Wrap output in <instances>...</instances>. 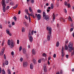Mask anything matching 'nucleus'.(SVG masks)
<instances>
[{
    "label": "nucleus",
    "instance_id": "18",
    "mask_svg": "<svg viewBox=\"0 0 74 74\" xmlns=\"http://www.w3.org/2000/svg\"><path fill=\"white\" fill-rule=\"evenodd\" d=\"M68 19L69 20V21H71V22H73V20H72V19L71 18L70 16H69V18H68Z\"/></svg>",
    "mask_w": 74,
    "mask_h": 74
},
{
    "label": "nucleus",
    "instance_id": "27",
    "mask_svg": "<svg viewBox=\"0 0 74 74\" xmlns=\"http://www.w3.org/2000/svg\"><path fill=\"white\" fill-rule=\"evenodd\" d=\"M33 62L34 64H36L37 63L36 60L35 59H33Z\"/></svg>",
    "mask_w": 74,
    "mask_h": 74
},
{
    "label": "nucleus",
    "instance_id": "60",
    "mask_svg": "<svg viewBox=\"0 0 74 74\" xmlns=\"http://www.w3.org/2000/svg\"><path fill=\"white\" fill-rule=\"evenodd\" d=\"M73 28H71V29L70 30H71V32H72V31H73Z\"/></svg>",
    "mask_w": 74,
    "mask_h": 74
},
{
    "label": "nucleus",
    "instance_id": "29",
    "mask_svg": "<svg viewBox=\"0 0 74 74\" xmlns=\"http://www.w3.org/2000/svg\"><path fill=\"white\" fill-rule=\"evenodd\" d=\"M22 46H20V48H19V51H21V50H22Z\"/></svg>",
    "mask_w": 74,
    "mask_h": 74
},
{
    "label": "nucleus",
    "instance_id": "44",
    "mask_svg": "<svg viewBox=\"0 0 74 74\" xmlns=\"http://www.w3.org/2000/svg\"><path fill=\"white\" fill-rule=\"evenodd\" d=\"M31 3H34V0H31Z\"/></svg>",
    "mask_w": 74,
    "mask_h": 74
},
{
    "label": "nucleus",
    "instance_id": "10",
    "mask_svg": "<svg viewBox=\"0 0 74 74\" xmlns=\"http://www.w3.org/2000/svg\"><path fill=\"white\" fill-rule=\"evenodd\" d=\"M5 49V47H3L2 49V51H1L2 53H1V56H2V55L4 53V51Z\"/></svg>",
    "mask_w": 74,
    "mask_h": 74
},
{
    "label": "nucleus",
    "instance_id": "47",
    "mask_svg": "<svg viewBox=\"0 0 74 74\" xmlns=\"http://www.w3.org/2000/svg\"><path fill=\"white\" fill-rule=\"evenodd\" d=\"M66 57L67 58V59H68L69 58V55L68 54H66Z\"/></svg>",
    "mask_w": 74,
    "mask_h": 74
},
{
    "label": "nucleus",
    "instance_id": "64",
    "mask_svg": "<svg viewBox=\"0 0 74 74\" xmlns=\"http://www.w3.org/2000/svg\"><path fill=\"white\" fill-rule=\"evenodd\" d=\"M5 66V64L4 63H3V67H4V66Z\"/></svg>",
    "mask_w": 74,
    "mask_h": 74
},
{
    "label": "nucleus",
    "instance_id": "3",
    "mask_svg": "<svg viewBox=\"0 0 74 74\" xmlns=\"http://www.w3.org/2000/svg\"><path fill=\"white\" fill-rule=\"evenodd\" d=\"M8 45H11L12 47H14L15 45V43L14 42V40H10L8 39Z\"/></svg>",
    "mask_w": 74,
    "mask_h": 74
},
{
    "label": "nucleus",
    "instance_id": "15",
    "mask_svg": "<svg viewBox=\"0 0 74 74\" xmlns=\"http://www.w3.org/2000/svg\"><path fill=\"white\" fill-rule=\"evenodd\" d=\"M52 16H53V21H54L55 19V15L54 13L53 14Z\"/></svg>",
    "mask_w": 74,
    "mask_h": 74
},
{
    "label": "nucleus",
    "instance_id": "43",
    "mask_svg": "<svg viewBox=\"0 0 74 74\" xmlns=\"http://www.w3.org/2000/svg\"><path fill=\"white\" fill-rule=\"evenodd\" d=\"M47 63H48V65H50V62L49 60H48Z\"/></svg>",
    "mask_w": 74,
    "mask_h": 74
},
{
    "label": "nucleus",
    "instance_id": "21",
    "mask_svg": "<svg viewBox=\"0 0 74 74\" xmlns=\"http://www.w3.org/2000/svg\"><path fill=\"white\" fill-rule=\"evenodd\" d=\"M42 14H43V17H45V16H46V13L45 12H43Z\"/></svg>",
    "mask_w": 74,
    "mask_h": 74
},
{
    "label": "nucleus",
    "instance_id": "55",
    "mask_svg": "<svg viewBox=\"0 0 74 74\" xmlns=\"http://www.w3.org/2000/svg\"><path fill=\"white\" fill-rule=\"evenodd\" d=\"M41 60H42L43 61H45V59H44V58H42L41 59Z\"/></svg>",
    "mask_w": 74,
    "mask_h": 74
},
{
    "label": "nucleus",
    "instance_id": "31",
    "mask_svg": "<svg viewBox=\"0 0 74 74\" xmlns=\"http://www.w3.org/2000/svg\"><path fill=\"white\" fill-rule=\"evenodd\" d=\"M54 7V5L53 4V3H51V9H53Z\"/></svg>",
    "mask_w": 74,
    "mask_h": 74
},
{
    "label": "nucleus",
    "instance_id": "33",
    "mask_svg": "<svg viewBox=\"0 0 74 74\" xmlns=\"http://www.w3.org/2000/svg\"><path fill=\"white\" fill-rule=\"evenodd\" d=\"M47 66L46 65V64H45L44 65V66H43V67H44V71L45 70V67H47Z\"/></svg>",
    "mask_w": 74,
    "mask_h": 74
},
{
    "label": "nucleus",
    "instance_id": "8",
    "mask_svg": "<svg viewBox=\"0 0 74 74\" xmlns=\"http://www.w3.org/2000/svg\"><path fill=\"white\" fill-rule=\"evenodd\" d=\"M29 9L30 12H31V14H32V15H33V11L32 10V9L31 7L29 6Z\"/></svg>",
    "mask_w": 74,
    "mask_h": 74
},
{
    "label": "nucleus",
    "instance_id": "25",
    "mask_svg": "<svg viewBox=\"0 0 74 74\" xmlns=\"http://www.w3.org/2000/svg\"><path fill=\"white\" fill-rule=\"evenodd\" d=\"M22 31L23 32H24L25 31V28L24 27H22Z\"/></svg>",
    "mask_w": 74,
    "mask_h": 74
},
{
    "label": "nucleus",
    "instance_id": "5",
    "mask_svg": "<svg viewBox=\"0 0 74 74\" xmlns=\"http://www.w3.org/2000/svg\"><path fill=\"white\" fill-rule=\"evenodd\" d=\"M2 4L3 6V12H5L6 10L5 8L6 5V4H5L4 0H2Z\"/></svg>",
    "mask_w": 74,
    "mask_h": 74
},
{
    "label": "nucleus",
    "instance_id": "40",
    "mask_svg": "<svg viewBox=\"0 0 74 74\" xmlns=\"http://www.w3.org/2000/svg\"><path fill=\"white\" fill-rule=\"evenodd\" d=\"M28 18H29V22L31 23V19H30V16H29Z\"/></svg>",
    "mask_w": 74,
    "mask_h": 74
},
{
    "label": "nucleus",
    "instance_id": "37",
    "mask_svg": "<svg viewBox=\"0 0 74 74\" xmlns=\"http://www.w3.org/2000/svg\"><path fill=\"white\" fill-rule=\"evenodd\" d=\"M25 18H26V19H27V20H28V18L27 15H26L25 16Z\"/></svg>",
    "mask_w": 74,
    "mask_h": 74
},
{
    "label": "nucleus",
    "instance_id": "6",
    "mask_svg": "<svg viewBox=\"0 0 74 74\" xmlns=\"http://www.w3.org/2000/svg\"><path fill=\"white\" fill-rule=\"evenodd\" d=\"M6 32L7 34H8L9 35H10V36H12V35L11 33H10V31L8 29H6Z\"/></svg>",
    "mask_w": 74,
    "mask_h": 74
},
{
    "label": "nucleus",
    "instance_id": "41",
    "mask_svg": "<svg viewBox=\"0 0 74 74\" xmlns=\"http://www.w3.org/2000/svg\"><path fill=\"white\" fill-rule=\"evenodd\" d=\"M67 6L68 7V8H70L71 6L70 3H68L67 5Z\"/></svg>",
    "mask_w": 74,
    "mask_h": 74
},
{
    "label": "nucleus",
    "instance_id": "36",
    "mask_svg": "<svg viewBox=\"0 0 74 74\" xmlns=\"http://www.w3.org/2000/svg\"><path fill=\"white\" fill-rule=\"evenodd\" d=\"M24 24H25L26 26H28V24L26 22H24Z\"/></svg>",
    "mask_w": 74,
    "mask_h": 74
},
{
    "label": "nucleus",
    "instance_id": "58",
    "mask_svg": "<svg viewBox=\"0 0 74 74\" xmlns=\"http://www.w3.org/2000/svg\"><path fill=\"white\" fill-rule=\"evenodd\" d=\"M64 4H65V5H66L67 6V2H64Z\"/></svg>",
    "mask_w": 74,
    "mask_h": 74
},
{
    "label": "nucleus",
    "instance_id": "59",
    "mask_svg": "<svg viewBox=\"0 0 74 74\" xmlns=\"http://www.w3.org/2000/svg\"><path fill=\"white\" fill-rule=\"evenodd\" d=\"M2 71L1 68H0V73H1Z\"/></svg>",
    "mask_w": 74,
    "mask_h": 74
},
{
    "label": "nucleus",
    "instance_id": "57",
    "mask_svg": "<svg viewBox=\"0 0 74 74\" xmlns=\"http://www.w3.org/2000/svg\"><path fill=\"white\" fill-rule=\"evenodd\" d=\"M11 54L12 55H14V51H12L11 53Z\"/></svg>",
    "mask_w": 74,
    "mask_h": 74
},
{
    "label": "nucleus",
    "instance_id": "16",
    "mask_svg": "<svg viewBox=\"0 0 74 74\" xmlns=\"http://www.w3.org/2000/svg\"><path fill=\"white\" fill-rule=\"evenodd\" d=\"M68 46L66 45H65L64 47L65 50H68Z\"/></svg>",
    "mask_w": 74,
    "mask_h": 74
},
{
    "label": "nucleus",
    "instance_id": "46",
    "mask_svg": "<svg viewBox=\"0 0 74 74\" xmlns=\"http://www.w3.org/2000/svg\"><path fill=\"white\" fill-rule=\"evenodd\" d=\"M23 60V58H20V60L21 62H22Z\"/></svg>",
    "mask_w": 74,
    "mask_h": 74
},
{
    "label": "nucleus",
    "instance_id": "28",
    "mask_svg": "<svg viewBox=\"0 0 74 74\" xmlns=\"http://www.w3.org/2000/svg\"><path fill=\"white\" fill-rule=\"evenodd\" d=\"M43 56H44V57H46L47 56V54L46 53H44L42 54Z\"/></svg>",
    "mask_w": 74,
    "mask_h": 74
},
{
    "label": "nucleus",
    "instance_id": "1",
    "mask_svg": "<svg viewBox=\"0 0 74 74\" xmlns=\"http://www.w3.org/2000/svg\"><path fill=\"white\" fill-rule=\"evenodd\" d=\"M47 30L49 31V35H47V38L48 41H50V36L51 34L52 29L51 27H47Z\"/></svg>",
    "mask_w": 74,
    "mask_h": 74
},
{
    "label": "nucleus",
    "instance_id": "54",
    "mask_svg": "<svg viewBox=\"0 0 74 74\" xmlns=\"http://www.w3.org/2000/svg\"><path fill=\"white\" fill-rule=\"evenodd\" d=\"M14 24H15V23H14V21H13V22H12V26H13V25H14Z\"/></svg>",
    "mask_w": 74,
    "mask_h": 74
},
{
    "label": "nucleus",
    "instance_id": "34",
    "mask_svg": "<svg viewBox=\"0 0 74 74\" xmlns=\"http://www.w3.org/2000/svg\"><path fill=\"white\" fill-rule=\"evenodd\" d=\"M13 18L14 20L15 21H16L17 18L15 16H14L13 17Z\"/></svg>",
    "mask_w": 74,
    "mask_h": 74
},
{
    "label": "nucleus",
    "instance_id": "30",
    "mask_svg": "<svg viewBox=\"0 0 74 74\" xmlns=\"http://www.w3.org/2000/svg\"><path fill=\"white\" fill-rule=\"evenodd\" d=\"M14 3L13 1H11V2H10V5H12V6L13 5H14Z\"/></svg>",
    "mask_w": 74,
    "mask_h": 74
},
{
    "label": "nucleus",
    "instance_id": "12",
    "mask_svg": "<svg viewBox=\"0 0 74 74\" xmlns=\"http://www.w3.org/2000/svg\"><path fill=\"white\" fill-rule=\"evenodd\" d=\"M60 21H63V22H65V19H64L63 18H62V17L60 18Z\"/></svg>",
    "mask_w": 74,
    "mask_h": 74
},
{
    "label": "nucleus",
    "instance_id": "23",
    "mask_svg": "<svg viewBox=\"0 0 74 74\" xmlns=\"http://www.w3.org/2000/svg\"><path fill=\"white\" fill-rule=\"evenodd\" d=\"M37 12H38V13H41L42 10L41 9H38L37 10Z\"/></svg>",
    "mask_w": 74,
    "mask_h": 74
},
{
    "label": "nucleus",
    "instance_id": "39",
    "mask_svg": "<svg viewBox=\"0 0 74 74\" xmlns=\"http://www.w3.org/2000/svg\"><path fill=\"white\" fill-rule=\"evenodd\" d=\"M4 43H5V40H3L2 42V46H3V44H4Z\"/></svg>",
    "mask_w": 74,
    "mask_h": 74
},
{
    "label": "nucleus",
    "instance_id": "9",
    "mask_svg": "<svg viewBox=\"0 0 74 74\" xmlns=\"http://www.w3.org/2000/svg\"><path fill=\"white\" fill-rule=\"evenodd\" d=\"M49 17L48 15H46L45 16V20L46 21H48L49 20Z\"/></svg>",
    "mask_w": 74,
    "mask_h": 74
},
{
    "label": "nucleus",
    "instance_id": "14",
    "mask_svg": "<svg viewBox=\"0 0 74 74\" xmlns=\"http://www.w3.org/2000/svg\"><path fill=\"white\" fill-rule=\"evenodd\" d=\"M32 53L33 54H36V52L34 49H32Z\"/></svg>",
    "mask_w": 74,
    "mask_h": 74
},
{
    "label": "nucleus",
    "instance_id": "49",
    "mask_svg": "<svg viewBox=\"0 0 74 74\" xmlns=\"http://www.w3.org/2000/svg\"><path fill=\"white\" fill-rule=\"evenodd\" d=\"M0 28L1 29H2L3 28V26L2 24H0Z\"/></svg>",
    "mask_w": 74,
    "mask_h": 74
},
{
    "label": "nucleus",
    "instance_id": "53",
    "mask_svg": "<svg viewBox=\"0 0 74 74\" xmlns=\"http://www.w3.org/2000/svg\"><path fill=\"white\" fill-rule=\"evenodd\" d=\"M53 58H56V54H54V55H53Z\"/></svg>",
    "mask_w": 74,
    "mask_h": 74
},
{
    "label": "nucleus",
    "instance_id": "63",
    "mask_svg": "<svg viewBox=\"0 0 74 74\" xmlns=\"http://www.w3.org/2000/svg\"><path fill=\"white\" fill-rule=\"evenodd\" d=\"M6 3H9V0H7L6 1Z\"/></svg>",
    "mask_w": 74,
    "mask_h": 74
},
{
    "label": "nucleus",
    "instance_id": "35",
    "mask_svg": "<svg viewBox=\"0 0 74 74\" xmlns=\"http://www.w3.org/2000/svg\"><path fill=\"white\" fill-rule=\"evenodd\" d=\"M25 12H26V13H27L28 14V9H26L25 10Z\"/></svg>",
    "mask_w": 74,
    "mask_h": 74
},
{
    "label": "nucleus",
    "instance_id": "52",
    "mask_svg": "<svg viewBox=\"0 0 74 74\" xmlns=\"http://www.w3.org/2000/svg\"><path fill=\"white\" fill-rule=\"evenodd\" d=\"M17 43L18 44H19V39H17Z\"/></svg>",
    "mask_w": 74,
    "mask_h": 74
},
{
    "label": "nucleus",
    "instance_id": "62",
    "mask_svg": "<svg viewBox=\"0 0 74 74\" xmlns=\"http://www.w3.org/2000/svg\"><path fill=\"white\" fill-rule=\"evenodd\" d=\"M28 14L29 16V17H30V16H31V14H30L29 13H28Z\"/></svg>",
    "mask_w": 74,
    "mask_h": 74
},
{
    "label": "nucleus",
    "instance_id": "61",
    "mask_svg": "<svg viewBox=\"0 0 74 74\" xmlns=\"http://www.w3.org/2000/svg\"><path fill=\"white\" fill-rule=\"evenodd\" d=\"M9 6H7V7L6 9L8 10V9H9Z\"/></svg>",
    "mask_w": 74,
    "mask_h": 74
},
{
    "label": "nucleus",
    "instance_id": "19",
    "mask_svg": "<svg viewBox=\"0 0 74 74\" xmlns=\"http://www.w3.org/2000/svg\"><path fill=\"white\" fill-rule=\"evenodd\" d=\"M23 53H24V54H25L26 53V49H23Z\"/></svg>",
    "mask_w": 74,
    "mask_h": 74
},
{
    "label": "nucleus",
    "instance_id": "38",
    "mask_svg": "<svg viewBox=\"0 0 74 74\" xmlns=\"http://www.w3.org/2000/svg\"><path fill=\"white\" fill-rule=\"evenodd\" d=\"M47 67H45V70H44V72H45V73H46L47 72Z\"/></svg>",
    "mask_w": 74,
    "mask_h": 74
},
{
    "label": "nucleus",
    "instance_id": "50",
    "mask_svg": "<svg viewBox=\"0 0 74 74\" xmlns=\"http://www.w3.org/2000/svg\"><path fill=\"white\" fill-rule=\"evenodd\" d=\"M47 12H50V10H49V9H48H48H47Z\"/></svg>",
    "mask_w": 74,
    "mask_h": 74
},
{
    "label": "nucleus",
    "instance_id": "24",
    "mask_svg": "<svg viewBox=\"0 0 74 74\" xmlns=\"http://www.w3.org/2000/svg\"><path fill=\"white\" fill-rule=\"evenodd\" d=\"M5 65H8V60H5Z\"/></svg>",
    "mask_w": 74,
    "mask_h": 74
},
{
    "label": "nucleus",
    "instance_id": "22",
    "mask_svg": "<svg viewBox=\"0 0 74 74\" xmlns=\"http://www.w3.org/2000/svg\"><path fill=\"white\" fill-rule=\"evenodd\" d=\"M8 73L9 74H11V71L10 69H8Z\"/></svg>",
    "mask_w": 74,
    "mask_h": 74
},
{
    "label": "nucleus",
    "instance_id": "20",
    "mask_svg": "<svg viewBox=\"0 0 74 74\" xmlns=\"http://www.w3.org/2000/svg\"><path fill=\"white\" fill-rule=\"evenodd\" d=\"M2 73L3 74H6V73L4 69H2Z\"/></svg>",
    "mask_w": 74,
    "mask_h": 74
},
{
    "label": "nucleus",
    "instance_id": "17",
    "mask_svg": "<svg viewBox=\"0 0 74 74\" xmlns=\"http://www.w3.org/2000/svg\"><path fill=\"white\" fill-rule=\"evenodd\" d=\"M18 3L17 4H16V6H14L13 7V9H16V8L18 6Z\"/></svg>",
    "mask_w": 74,
    "mask_h": 74
},
{
    "label": "nucleus",
    "instance_id": "32",
    "mask_svg": "<svg viewBox=\"0 0 74 74\" xmlns=\"http://www.w3.org/2000/svg\"><path fill=\"white\" fill-rule=\"evenodd\" d=\"M59 42L58 41L57 42L56 44V46L57 47H59Z\"/></svg>",
    "mask_w": 74,
    "mask_h": 74
},
{
    "label": "nucleus",
    "instance_id": "13",
    "mask_svg": "<svg viewBox=\"0 0 74 74\" xmlns=\"http://www.w3.org/2000/svg\"><path fill=\"white\" fill-rule=\"evenodd\" d=\"M33 67H34V66H33V64H32V63H31V64L30 65V69H33Z\"/></svg>",
    "mask_w": 74,
    "mask_h": 74
},
{
    "label": "nucleus",
    "instance_id": "45",
    "mask_svg": "<svg viewBox=\"0 0 74 74\" xmlns=\"http://www.w3.org/2000/svg\"><path fill=\"white\" fill-rule=\"evenodd\" d=\"M4 59H6V58L5 54H4Z\"/></svg>",
    "mask_w": 74,
    "mask_h": 74
},
{
    "label": "nucleus",
    "instance_id": "26",
    "mask_svg": "<svg viewBox=\"0 0 74 74\" xmlns=\"http://www.w3.org/2000/svg\"><path fill=\"white\" fill-rule=\"evenodd\" d=\"M64 51V47H62V49L61 50V53H62V54L63 53Z\"/></svg>",
    "mask_w": 74,
    "mask_h": 74
},
{
    "label": "nucleus",
    "instance_id": "7",
    "mask_svg": "<svg viewBox=\"0 0 74 74\" xmlns=\"http://www.w3.org/2000/svg\"><path fill=\"white\" fill-rule=\"evenodd\" d=\"M28 63L27 62H24L23 63L24 67H26L27 66Z\"/></svg>",
    "mask_w": 74,
    "mask_h": 74
},
{
    "label": "nucleus",
    "instance_id": "51",
    "mask_svg": "<svg viewBox=\"0 0 74 74\" xmlns=\"http://www.w3.org/2000/svg\"><path fill=\"white\" fill-rule=\"evenodd\" d=\"M64 11L65 13H66L67 12V10L66 9H64Z\"/></svg>",
    "mask_w": 74,
    "mask_h": 74
},
{
    "label": "nucleus",
    "instance_id": "48",
    "mask_svg": "<svg viewBox=\"0 0 74 74\" xmlns=\"http://www.w3.org/2000/svg\"><path fill=\"white\" fill-rule=\"evenodd\" d=\"M73 54L74 55V50L71 53V56H73Z\"/></svg>",
    "mask_w": 74,
    "mask_h": 74
},
{
    "label": "nucleus",
    "instance_id": "2",
    "mask_svg": "<svg viewBox=\"0 0 74 74\" xmlns=\"http://www.w3.org/2000/svg\"><path fill=\"white\" fill-rule=\"evenodd\" d=\"M34 30H32V32L31 31H29V32L28 37L29 38V40L30 42H32L33 41V38L32 36V35H33V32Z\"/></svg>",
    "mask_w": 74,
    "mask_h": 74
},
{
    "label": "nucleus",
    "instance_id": "11",
    "mask_svg": "<svg viewBox=\"0 0 74 74\" xmlns=\"http://www.w3.org/2000/svg\"><path fill=\"white\" fill-rule=\"evenodd\" d=\"M37 18H38V20H40L41 18L40 14H38Z\"/></svg>",
    "mask_w": 74,
    "mask_h": 74
},
{
    "label": "nucleus",
    "instance_id": "4",
    "mask_svg": "<svg viewBox=\"0 0 74 74\" xmlns=\"http://www.w3.org/2000/svg\"><path fill=\"white\" fill-rule=\"evenodd\" d=\"M73 47V44L72 42H70L68 44V50L69 52H71L72 50V49Z\"/></svg>",
    "mask_w": 74,
    "mask_h": 74
},
{
    "label": "nucleus",
    "instance_id": "42",
    "mask_svg": "<svg viewBox=\"0 0 74 74\" xmlns=\"http://www.w3.org/2000/svg\"><path fill=\"white\" fill-rule=\"evenodd\" d=\"M64 52H63V53L62 54V57H64Z\"/></svg>",
    "mask_w": 74,
    "mask_h": 74
},
{
    "label": "nucleus",
    "instance_id": "56",
    "mask_svg": "<svg viewBox=\"0 0 74 74\" xmlns=\"http://www.w3.org/2000/svg\"><path fill=\"white\" fill-rule=\"evenodd\" d=\"M41 60L40 59L39 60H38V63H41Z\"/></svg>",
    "mask_w": 74,
    "mask_h": 74
}]
</instances>
